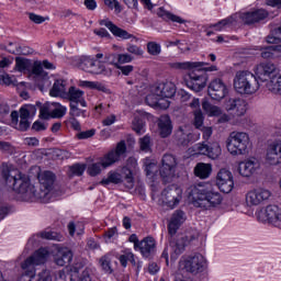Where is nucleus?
<instances>
[{
  "mask_svg": "<svg viewBox=\"0 0 281 281\" xmlns=\"http://www.w3.org/2000/svg\"><path fill=\"white\" fill-rule=\"evenodd\" d=\"M2 178L9 188H13L14 192L20 194L22 201L49 203L52 200V190H54V183L56 182V175L52 171H42L38 173L40 191L36 190L34 184H31L27 176L16 170H10L8 167L2 169Z\"/></svg>",
  "mask_w": 281,
  "mask_h": 281,
  "instance_id": "obj_1",
  "label": "nucleus"
},
{
  "mask_svg": "<svg viewBox=\"0 0 281 281\" xmlns=\"http://www.w3.org/2000/svg\"><path fill=\"white\" fill-rule=\"evenodd\" d=\"M187 195L194 207H202L203 210L216 207V205H221L223 201L221 193L214 191L210 183H200L189 187L187 189Z\"/></svg>",
  "mask_w": 281,
  "mask_h": 281,
  "instance_id": "obj_2",
  "label": "nucleus"
},
{
  "mask_svg": "<svg viewBox=\"0 0 281 281\" xmlns=\"http://www.w3.org/2000/svg\"><path fill=\"white\" fill-rule=\"evenodd\" d=\"M234 89L237 93L251 95V93H256L260 89V83L254 74L247 70H239L234 78Z\"/></svg>",
  "mask_w": 281,
  "mask_h": 281,
  "instance_id": "obj_3",
  "label": "nucleus"
},
{
  "mask_svg": "<svg viewBox=\"0 0 281 281\" xmlns=\"http://www.w3.org/2000/svg\"><path fill=\"white\" fill-rule=\"evenodd\" d=\"M226 146L231 155H247L251 140L249 134L245 132H232L226 140Z\"/></svg>",
  "mask_w": 281,
  "mask_h": 281,
  "instance_id": "obj_4",
  "label": "nucleus"
},
{
  "mask_svg": "<svg viewBox=\"0 0 281 281\" xmlns=\"http://www.w3.org/2000/svg\"><path fill=\"white\" fill-rule=\"evenodd\" d=\"M179 267L187 273H191L192 276H199V273H203L207 269V260L203 255L195 254L188 257H182L179 261Z\"/></svg>",
  "mask_w": 281,
  "mask_h": 281,
  "instance_id": "obj_5",
  "label": "nucleus"
},
{
  "mask_svg": "<svg viewBox=\"0 0 281 281\" xmlns=\"http://www.w3.org/2000/svg\"><path fill=\"white\" fill-rule=\"evenodd\" d=\"M186 85L191 91H195L196 93L203 91L207 85V72L201 69V67L194 68L189 72Z\"/></svg>",
  "mask_w": 281,
  "mask_h": 281,
  "instance_id": "obj_6",
  "label": "nucleus"
},
{
  "mask_svg": "<svg viewBox=\"0 0 281 281\" xmlns=\"http://www.w3.org/2000/svg\"><path fill=\"white\" fill-rule=\"evenodd\" d=\"M47 260V250L45 248H40L37 251H35L31 257H29L22 265V269L26 273L29 278H34L36 276V270H34V267L38 265H45Z\"/></svg>",
  "mask_w": 281,
  "mask_h": 281,
  "instance_id": "obj_7",
  "label": "nucleus"
},
{
  "mask_svg": "<svg viewBox=\"0 0 281 281\" xmlns=\"http://www.w3.org/2000/svg\"><path fill=\"white\" fill-rule=\"evenodd\" d=\"M182 194L183 190H181V188L176 184H171L162 190L160 201L173 210V207H177V204L181 202Z\"/></svg>",
  "mask_w": 281,
  "mask_h": 281,
  "instance_id": "obj_8",
  "label": "nucleus"
},
{
  "mask_svg": "<svg viewBox=\"0 0 281 281\" xmlns=\"http://www.w3.org/2000/svg\"><path fill=\"white\" fill-rule=\"evenodd\" d=\"M177 157L172 154H165L161 159V166L159 168L160 177L164 181H170L177 172Z\"/></svg>",
  "mask_w": 281,
  "mask_h": 281,
  "instance_id": "obj_9",
  "label": "nucleus"
},
{
  "mask_svg": "<svg viewBox=\"0 0 281 281\" xmlns=\"http://www.w3.org/2000/svg\"><path fill=\"white\" fill-rule=\"evenodd\" d=\"M257 218L261 223H270L271 225H280L281 209L278 205H268L257 212Z\"/></svg>",
  "mask_w": 281,
  "mask_h": 281,
  "instance_id": "obj_10",
  "label": "nucleus"
},
{
  "mask_svg": "<svg viewBox=\"0 0 281 281\" xmlns=\"http://www.w3.org/2000/svg\"><path fill=\"white\" fill-rule=\"evenodd\" d=\"M269 199H271V191L265 188L252 189L246 193V204L248 207H256L265 203V201H269Z\"/></svg>",
  "mask_w": 281,
  "mask_h": 281,
  "instance_id": "obj_11",
  "label": "nucleus"
},
{
  "mask_svg": "<svg viewBox=\"0 0 281 281\" xmlns=\"http://www.w3.org/2000/svg\"><path fill=\"white\" fill-rule=\"evenodd\" d=\"M124 155H126V142L121 140L115 149H112L100 159L102 168H110L113 164H117Z\"/></svg>",
  "mask_w": 281,
  "mask_h": 281,
  "instance_id": "obj_12",
  "label": "nucleus"
},
{
  "mask_svg": "<svg viewBox=\"0 0 281 281\" xmlns=\"http://www.w3.org/2000/svg\"><path fill=\"white\" fill-rule=\"evenodd\" d=\"M133 168H137V159L130 157L126 166L121 168L122 183H124L127 190H133L135 186V178L133 177Z\"/></svg>",
  "mask_w": 281,
  "mask_h": 281,
  "instance_id": "obj_13",
  "label": "nucleus"
},
{
  "mask_svg": "<svg viewBox=\"0 0 281 281\" xmlns=\"http://www.w3.org/2000/svg\"><path fill=\"white\" fill-rule=\"evenodd\" d=\"M216 186L224 194H229L234 190V176L227 169H221L216 176Z\"/></svg>",
  "mask_w": 281,
  "mask_h": 281,
  "instance_id": "obj_14",
  "label": "nucleus"
},
{
  "mask_svg": "<svg viewBox=\"0 0 281 281\" xmlns=\"http://www.w3.org/2000/svg\"><path fill=\"white\" fill-rule=\"evenodd\" d=\"M207 93L212 100L221 101L229 93L227 85L220 78L213 79L207 88Z\"/></svg>",
  "mask_w": 281,
  "mask_h": 281,
  "instance_id": "obj_15",
  "label": "nucleus"
},
{
  "mask_svg": "<svg viewBox=\"0 0 281 281\" xmlns=\"http://www.w3.org/2000/svg\"><path fill=\"white\" fill-rule=\"evenodd\" d=\"M225 110L235 114L237 117H243L247 113V101L241 98H229L224 103Z\"/></svg>",
  "mask_w": 281,
  "mask_h": 281,
  "instance_id": "obj_16",
  "label": "nucleus"
},
{
  "mask_svg": "<svg viewBox=\"0 0 281 281\" xmlns=\"http://www.w3.org/2000/svg\"><path fill=\"white\" fill-rule=\"evenodd\" d=\"M278 71V68L276 67L274 64L271 63H262L259 64L256 67V76L259 80H261V82H267V80H269V78H273V76H276ZM272 76V77H271Z\"/></svg>",
  "mask_w": 281,
  "mask_h": 281,
  "instance_id": "obj_17",
  "label": "nucleus"
},
{
  "mask_svg": "<svg viewBox=\"0 0 281 281\" xmlns=\"http://www.w3.org/2000/svg\"><path fill=\"white\" fill-rule=\"evenodd\" d=\"M266 161L269 166H281L280 143L276 140L266 149Z\"/></svg>",
  "mask_w": 281,
  "mask_h": 281,
  "instance_id": "obj_18",
  "label": "nucleus"
},
{
  "mask_svg": "<svg viewBox=\"0 0 281 281\" xmlns=\"http://www.w3.org/2000/svg\"><path fill=\"white\" fill-rule=\"evenodd\" d=\"M269 16V12L265 9H258L255 11H249L243 13L240 19L246 25H252V23H260V21H265Z\"/></svg>",
  "mask_w": 281,
  "mask_h": 281,
  "instance_id": "obj_19",
  "label": "nucleus"
},
{
  "mask_svg": "<svg viewBox=\"0 0 281 281\" xmlns=\"http://www.w3.org/2000/svg\"><path fill=\"white\" fill-rule=\"evenodd\" d=\"M239 175L241 177H252L258 170H260V162L256 158L241 161L238 167Z\"/></svg>",
  "mask_w": 281,
  "mask_h": 281,
  "instance_id": "obj_20",
  "label": "nucleus"
},
{
  "mask_svg": "<svg viewBox=\"0 0 281 281\" xmlns=\"http://www.w3.org/2000/svg\"><path fill=\"white\" fill-rule=\"evenodd\" d=\"M137 249L140 251L143 258H153V256H155V251H157L155 238L145 237L138 243Z\"/></svg>",
  "mask_w": 281,
  "mask_h": 281,
  "instance_id": "obj_21",
  "label": "nucleus"
},
{
  "mask_svg": "<svg viewBox=\"0 0 281 281\" xmlns=\"http://www.w3.org/2000/svg\"><path fill=\"white\" fill-rule=\"evenodd\" d=\"M198 151L200 155H206L210 159H218L221 157V145L218 143H212L210 145L201 143L198 144Z\"/></svg>",
  "mask_w": 281,
  "mask_h": 281,
  "instance_id": "obj_22",
  "label": "nucleus"
},
{
  "mask_svg": "<svg viewBox=\"0 0 281 281\" xmlns=\"http://www.w3.org/2000/svg\"><path fill=\"white\" fill-rule=\"evenodd\" d=\"M99 23L100 25H104V27H108V30L112 32L113 36H116L117 38H123V41H128V38H135V35L128 33L126 30L120 29L109 19L101 20Z\"/></svg>",
  "mask_w": 281,
  "mask_h": 281,
  "instance_id": "obj_23",
  "label": "nucleus"
},
{
  "mask_svg": "<svg viewBox=\"0 0 281 281\" xmlns=\"http://www.w3.org/2000/svg\"><path fill=\"white\" fill-rule=\"evenodd\" d=\"M173 139L178 146H188V144L192 142V132H190V127L186 125L179 126L173 134Z\"/></svg>",
  "mask_w": 281,
  "mask_h": 281,
  "instance_id": "obj_24",
  "label": "nucleus"
},
{
  "mask_svg": "<svg viewBox=\"0 0 281 281\" xmlns=\"http://www.w3.org/2000/svg\"><path fill=\"white\" fill-rule=\"evenodd\" d=\"M145 101L148 104V106H151L153 109L166 110L168 109V106H170V102L164 99L161 94H158L156 89L154 90L153 93L146 97Z\"/></svg>",
  "mask_w": 281,
  "mask_h": 281,
  "instance_id": "obj_25",
  "label": "nucleus"
},
{
  "mask_svg": "<svg viewBox=\"0 0 281 281\" xmlns=\"http://www.w3.org/2000/svg\"><path fill=\"white\" fill-rule=\"evenodd\" d=\"M207 65L204 61H176L169 64L171 69H176L177 71H192L193 69H200V67H205Z\"/></svg>",
  "mask_w": 281,
  "mask_h": 281,
  "instance_id": "obj_26",
  "label": "nucleus"
},
{
  "mask_svg": "<svg viewBox=\"0 0 281 281\" xmlns=\"http://www.w3.org/2000/svg\"><path fill=\"white\" fill-rule=\"evenodd\" d=\"M186 223V213L183 211H176L168 225L169 234L172 236L177 234V229Z\"/></svg>",
  "mask_w": 281,
  "mask_h": 281,
  "instance_id": "obj_27",
  "label": "nucleus"
},
{
  "mask_svg": "<svg viewBox=\"0 0 281 281\" xmlns=\"http://www.w3.org/2000/svg\"><path fill=\"white\" fill-rule=\"evenodd\" d=\"M52 98H67V81L65 79H57L49 90Z\"/></svg>",
  "mask_w": 281,
  "mask_h": 281,
  "instance_id": "obj_28",
  "label": "nucleus"
},
{
  "mask_svg": "<svg viewBox=\"0 0 281 281\" xmlns=\"http://www.w3.org/2000/svg\"><path fill=\"white\" fill-rule=\"evenodd\" d=\"M155 89L162 100H166V98H173L177 93V87L170 81L159 83Z\"/></svg>",
  "mask_w": 281,
  "mask_h": 281,
  "instance_id": "obj_29",
  "label": "nucleus"
},
{
  "mask_svg": "<svg viewBox=\"0 0 281 281\" xmlns=\"http://www.w3.org/2000/svg\"><path fill=\"white\" fill-rule=\"evenodd\" d=\"M85 92L76 87H70L68 92H66V98L70 101V104H81V106H87V101H85Z\"/></svg>",
  "mask_w": 281,
  "mask_h": 281,
  "instance_id": "obj_30",
  "label": "nucleus"
},
{
  "mask_svg": "<svg viewBox=\"0 0 281 281\" xmlns=\"http://www.w3.org/2000/svg\"><path fill=\"white\" fill-rule=\"evenodd\" d=\"M158 127L161 137L166 138L169 137V135H172V121L170 120V116H160Z\"/></svg>",
  "mask_w": 281,
  "mask_h": 281,
  "instance_id": "obj_31",
  "label": "nucleus"
},
{
  "mask_svg": "<svg viewBox=\"0 0 281 281\" xmlns=\"http://www.w3.org/2000/svg\"><path fill=\"white\" fill-rule=\"evenodd\" d=\"M190 243L188 239V236H177V238H173L170 241V247L172 248L173 254L176 256H180V254H183V250L186 249V246Z\"/></svg>",
  "mask_w": 281,
  "mask_h": 281,
  "instance_id": "obj_32",
  "label": "nucleus"
},
{
  "mask_svg": "<svg viewBox=\"0 0 281 281\" xmlns=\"http://www.w3.org/2000/svg\"><path fill=\"white\" fill-rule=\"evenodd\" d=\"M30 72L36 80L42 79V80H47L49 78V75L45 69H43V63L42 61H34L31 66Z\"/></svg>",
  "mask_w": 281,
  "mask_h": 281,
  "instance_id": "obj_33",
  "label": "nucleus"
},
{
  "mask_svg": "<svg viewBox=\"0 0 281 281\" xmlns=\"http://www.w3.org/2000/svg\"><path fill=\"white\" fill-rule=\"evenodd\" d=\"M146 177L151 181H155V177H157V171L159 167L157 166V160H153L150 158H146L144 161Z\"/></svg>",
  "mask_w": 281,
  "mask_h": 281,
  "instance_id": "obj_34",
  "label": "nucleus"
},
{
  "mask_svg": "<svg viewBox=\"0 0 281 281\" xmlns=\"http://www.w3.org/2000/svg\"><path fill=\"white\" fill-rule=\"evenodd\" d=\"M194 175L200 179H207L212 175V165L199 162L194 168Z\"/></svg>",
  "mask_w": 281,
  "mask_h": 281,
  "instance_id": "obj_35",
  "label": "nucleus"
},
{
  "mask_svg": "<svg viewBox=\"0 0 281 281\" xmlns=\"http://www.w3.org/2000/svg\"><path fill=\"white\" fill-rule=\"evenodd\" d=\"M91 74L102 75V76H112L113 70L106 67L102 61L93 59Z\"/></svg>",
  "mask_w": 281,
  "mask_h": 281,
  "instance_id": "obj_36",
  "label": "nucleus"
},
{
  "mask_svg": "<svg viewBox=\"0 0 281 281\" xmlns=\"http://www.w3.org/2000/svg\"><path fill=\"white\" fill-rule=\"evenodd\" d=\"M109 183H122V173L117 170H111L108 172V177L101 180L102 186H109Z\"/></svg>",
  "mask_w": 281,
  "mask_h": 281,
  "instance_id": "obj_37",
  "label": "nucleus"
},
{
  "mask_svg": "<svg viewBox=\"0 0 281 281\" xmlns=\"http://www.w3.org/2000/svg\"><path fill=\"white\" fill-rule=\"evenodd\" d=\"M266 87L268 91H271L272 93H280L281 95V75L279 77H271V79L266 83Z\"/></svg>",
  "mask_w": 281,
  "mask_h": 281,
  "instance_id": "obj_38",
  "label": "nucleus"
},
{
  "mask_svg": "<svg viewBox=\"0 0 281 281\" xmlns=\"http://www.w3.org/2000/svg\"><path fill=\"white\" fill-rule=\"evenodd\" d=\"M99 265H100L102 271H104V273H108L109 276H111V273H113V265L111 263V254H106V255L102 256L99 259Z\"/></svg>",
  "mask_w": 281,
  "mask_h": 281,
  "instance_id": "obj_39",
  "label": "nucleus"
},
{
  "mask_svg": "<svg viewBox=\"0 0 281 281\" xmlns=\"http://www.w3.org/2000/svg\"><path fill=\"white\" fill-rule=\"evenodd\" d=\"M158 16L164 19V21H172V23H186V20L181 19V16L175 15L164 9H159Z\"/></svg>",
  "mask_w": 281,
  "mask_h": 281,
  "instance_id": "obj_40",
  "label": "nucleus"
},
{
  "mask_svg": "<svg viewBox=\"0 0 281 281\" xmlns=\"http://www.w3.org/2000/svg\"><path fill=\"white\" fill-rule=\"evenodd\" d=\"M74 255L71 254V250H66L56 257L55 262L58 267H65V265H69Z\"/></svg>",
  "mask_w": 281,
  "mask_h": 281,
  "instance_id": "obj_41",
  "label": "nucleus"
},
{
  "mask_svg": "<svg viewBox=\"0 0 281 281\" xmlns=\"http://www.w3.org/2000/svg\"><path fill=\"white\" fill-rule=\"evenodd\" d=\"M37 109H40V117L41 120H49L52 117V103H36Z\"/></svg>",
  "mask_w": 281,
  "mask_h": 281,
  "instance_id": "obj_42",
  "label": "nucleus"
},
{
  "mask_svg": "<svg viewBox=\"0 0 281 281\" xmlns=\"http://www.w3.org/2000/svg\"><path fill=\"white\" fill-rule=\"evenodd\" d=\"M52 106L53 109L50 110V117L60 119L65 117V115L67 114V108L63 104L53 102Z\"/></svg>",
  "mask_w": 281,
  "mask_h": 281,
  "instance_id": "obj_43",
  "label": "nucleus"
},
{
  "mask_svg": "<svg viewBox=\"0 0 281 281\" xmlns=\"http://www.w3.org/2000/svg\"><path fill=\"white\" fill-rule=\"evenodd\" d=\"M15 69L18 71H31L32 60L25 59L23 57H16L15 58Z\"/></svg>",
  "mask_w": 281,
  "mask_h": 281,
  "instance_id": "obj_44",
  "label": "nucleus"
},
{
  "mask_svg": "<svg viewBox=\"0 0 281 281\" xmlns=\"http://www.w3.org/2000/svg\"><path fill=\"white\" fill-rule=\"evenodd\" d=\"M81 86L86 87L87 89H95L97 91H102V93H109V88L99 81H82Z\"/></svg>",
  "mask_w": 281,
  "mask_h": 281,
  "instance_id": "obj_45",
  "label": "nucleus"
},
{
  "mask_svg": "<svg viewBox=\"0 0 281 281\" xmlns=\"http://www.w3.org/2000/svg\"><path fill=\"white\" fill-rule=\"evenodd\" d=\"M37 105H33V104H26L24 106H22L20 109V117H26V119H30V117H34L36 115V109Z\"/></svg>",
  "mask_w": 281,
  "mask_h": 281,
  "instance_id": "obj_46",
  "label": "nucleus"
},
{
  "mask_svg": "<svg viewBox=\"0 0 281 281\" xmlns=\"http://www.w3.org/2000/svg\"><path fill=\"white\" fill-rule=\"evenodd\" d=\"M202 109H203V111H205V113L207 115H211V116L221 115V108H218L216 105H212V103H210V101H203Z\"/></svg>",
  "mask_w": 281,
  "mask_h": 281,
  "instance_id": "obj_47",
  "label": "nucleus"
},
{
  "mask_svg": "<svg viewBox=\"0 0 281 281\" xmlns=\"http://www.w3.org/2000/svg\"><path fill=\"white\" fill-rule=\"evenodd\" d=\"M147 53L149 56H159L161 54V45L157 42H148Z\"/></svg>",
  "mask_w": 281,
  "mask_h": 281,
  "instance_id": "obj_48",
  "label": "nucleus"
},
{
  "mask_svg": "<svg viewBox=\"0 0 281 281\" xmlns=\"http://www.w3.org/2000/svg\"><path fill=\"white\" fill-rule=\"evenodd\" d=\"M80 69L83 71H87L88 74H91L92 68H93V59L89 57H82L79 63Z\"/></svg>",
  "mask_w": 281,
  "mask_h": 281,
  "instance_id": "obj_49",
  "label": "nucleus"
},
{
  "mask_svg": "<svg viewBox=\"0 0 281 281\" xmlns=\"http://www.w3.org/2000/svg\"><path fill=\"white\" fill-rule=\"evenodd\" d=\"M234 23H236V19H234V16H228V18L217 22L216 24L212 25V27H215V30L217 32H221V30H223V27H227V25H233Z\"/></svg>",
  "mask_w": 281,
  "mask_h": 281,
  "instance_id": "obj_50",
  "label": "nucleus"
},
{
  "mask_svg": "<svg viewBox=\"0 0 281 281\" xmlns=\"http://www.w3.org/2000/svg\"><path fill=\"white\" fill-rule=\"evenodd\" d=\"M145 126L144 121L140 119H135L133 121V131H135L137 135H144V133H146Z\"/></svg>",
  "mask_w": 281,
  "mask_h": 281,
  "instance_id": "obj_51",
  "label": "nucleus"
},
{
  "mask_svg": "<svg viewBox=\"0 0 281 281\" xmlns=\"http://www.w3.org/2000/svg\"><path fill=\"white\" fill-rule=\"evenodd\" d=\"M41 237L45 238V240H63V235L56 233V232H42Z\"/></svg>",
  "mask_w": 281,
  "mask_h": 281,
  "instance_id": "obj_52",
  "label": "nucleus"
},
{
  "mask_svg": "<svg viewBox=\"0 0 281 281\" xmlns=\"http://www.w3.org/2000/svg\"><path fill=\"white\" fill-rule=\"evenodd\" d=\"M150 136L139 138V148L143 153H150Z\"/></svg>",
  "mask_w": 281,
  "mask_h": 281,
  "instance_id": "obj_53",
  "label": "nucleus"
},
{
  "mask_svg": "<svg viewBox=\"0 0 281 281\" xmlns=\"http://www.w3.org/2000/svg\"><path fill=\"white\" fill-rule=\"evenodd\" d=\"M69 114L74 119L80 117V116L86 117L85 110H81L80 108H78V103H70V112H69Z\"/></svg>",
  "mask_w": 281,
  "mask_h": 281,
  "instance_id": "obj_54",
  "label": "nucleus"
},
{
  "mask_svg": "<svg viewBox=\"0 0 281 281\" xmlns=\"http://www.w3.org/2000/svg\"><path fill=\"white\" fill-rule=\"evenodd\" d=\"M102 172V162L92 164L88 167V173L90 177H97V175H100Z\"/></svg>",
  "mask_w": 281,
  "mask_h": 281,
  "instance_id": "obj_55",
  "label": "nucleus"
},
{
  "mask_svg": "<svg viewBox=\"0 0 281 281\" xmlns=\"http://www.w3.org/2000/svg\"><path fill=\"white\" fill-rule=\"evenodd\" d=\"M119 260L122 267H126V265H128V261L135 262V255H133V252H126L125 255H121Z\"/></svg>",
  "mask_w": 281,
  "mask_h": 281,
  "instance_id": "obj_56",
  "label": "nucleus"
},
{
  "mask_svg": "<svg viewBox=\"0 0 281 281\" xmlns=\"http://www.w3.org/2000/svg\"><path fill=\"white\" fill-rule=\"evenodd\" d=\"M86 168L87 167L85 165L76 164L70 167V171L72 172V175H76L77 177H82Z\"/></svg>",
  "mask_w": 281,
  "mask_h": 281,
  "instance_id": "obj_57",
  "label": "nucleus"
},
{
  "mask_svg": "<svg viewBox=\"0 0 281 281\" xmlns=\"http://www.w3.org/2000/svg\"><path fill=\"white\" fill-rule=\"evenodd\" d=\"M27 117H20V123L18 125H14V128L18 131H27L30 128V121H27Z\"/></svg>",
  "mask_w": 281,
  "mask_h": 281,
  "instance_id": "obj_58",
  "label": "nucleus"
},
{
  "mask_svg": "<svg viewBox=\"0 0 281 281\" xmlns=\"http://www.w3.org/2000/svg\"><path fill=\"white\" fill-rule=\"evenodd\" d=\"M115 67L121 71V74H123V76H131V74H133V65L122 66L120 64H115Z\"/></svg>",
  "mask_w": 281,
  "mask_h": 281,
  "instance_id": "obj_59",
  "label": "nucleus"
},
{
  "mask_svg": "<svg viewBox=\"0 0 281 281\" xmlns=\"http://www.w3.org/2000/svg\"><path fill=\"white\" fill-rule=\"evenodd\" d=\"M126 63H133V56L128 54H119L116 65H124Z\"/></svg>",
  "mask_w": 281,
  "mask_h": 281,
  "instance_id": "obj_60",
  "label": "nucleus"
},
{
  "mask_svg": "<svg viewBox=\"0 0 281 281\" xmlns=\"http://www.w3.org/2000/svg\"><path fill=\"white\" fill-rule=\"evenodd\" d=\"M127 52L130 54H133L134 56H144V49H142L139 46L137 45H130L127 47Z\"/></svg>",
  "mask_w": 281,
  "mask_h": 281,
  "instance_id": "obj_61",
  "label": "nucleus"
},
{
  "mask_svg": "<svg viewBox=\"0 0 281 281\" xmlns=\"http://www.w3.org/2000/svg\"><path fill=\"white\" fill-rule=\"evenodd\" d=\"M95 135V130H88L77 134L78 139H89Z\"/></svg>",
  "mask_w": 281,
  "mask_h": 281,
  "instance_id": "obj_62",
  "label": "nucleus"
},
{
  "mask_svg": "<svg viewBox=\"0 0 281 281\" xmlns=\"http://www.w3.org/2000/svg\"><path fill=\"white\" fill-rule=\"evenodd\" d=\"M29 19L30 21L36 24L45 23V21H47L46 18H43L42 15L35 13H29Z\"/></svg>",
  "mask_w": 281,
  "mask_h": 281,
  "instance_id": "obj_63",
  "label": "nucleus"
},
{
  "mask_svg": "<svg viewBox=\"0 0 281 281\" xmlns=\"http://www.w3.org/2000/svg\"><path fill=\"white\" fill-rule=\"evenodd\" d=\"M38 281H52V274L49 270H43L38 273Z\"/></svg>",
  "mask_w": 281,
  "mask_h": 281,
  "instance_id": "obj_64",
  "label": "nucleus"
}]
</instances>
